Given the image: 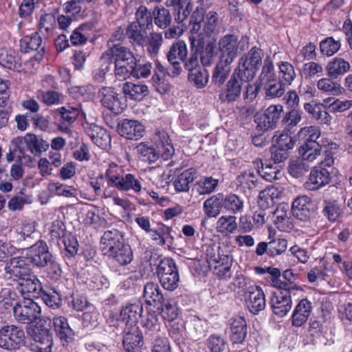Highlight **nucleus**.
<instances>
[{
    "label": "nucleus",
    "instance_id": "nucleus-20",
    "mask_svg": "<svg viewBox=\"0 0 352 352\" xmlns=\"http://www.w3.org/2000/svg\"><path fill=\"white\" fill-rule=\"evenodd\" d=\"M123 346L128 352H138L143 345L142 336L136 326L129 327L122 339Z\"/></svg>",
    "mask_w": 352,
    "mask_h": 352
},
{
    "label": "nucleus",
    "instance_id": "nucleus-7",
    "mask_svg": "<svg viewBox=\"0 0 352 352\" xmlns=\"http://www.w3.org/2000/svg\"><path fill=\"white\" fill-rule=\"evenodd\" d=\"M28 258L34 265L43 267L48 265L53 258L48 246L44 241H38L32 245L28 252Z\"/></svg>",
    "mask_w": 352,
    "mask_h": 352
},
{
    "label": "nucleus",
    "instance_id": "nucleus-59",
    "mask_svg": "<svg viewBox=\"0 0 352 352\" xmlns=\"http://www.w3.org/2000/svg\"><path fill=\"white\" fill-rule=\"evenodd\" d=\"M204 20V10L197 8L190 16V28L191 35H197L201 34L203 22Z\"/></svg>",
    "mask_w": 352,
    "mask_h": 352
},
{
    "label": "nucleus",
    "instance_id": "nucleus-18",
    "mask_svg": "<svg viewBox=\"0 0 352 352\" xmlns=\"http://www.w3.org/2000/svg\"><path fill=\"white\" fill-rule=\"evenodd\" d=\"M312 204L307 196L298 197L292 203L293 215L302 221L309 220L312 214Z\"/></svg>",
    "mask_w": 352,
    "mask_h": 352
},
{
    "label": "nucleus",
    "instance_id": "nucleus-30",
    "mask_svg": "<svg viewBox=\"0 0 352 352\" xmlns=\"http://www.w3.org/2000/svg\"><path fill=\"white\" fill-rule=\"evenodd\" d=\"M350 64L342 58H333L326 65L327 76L331 78H337L350 69Z\"/></svg>",
    "mask_w": 352,
    "mask_h": 352
},
{
    "label": "nucleus",
    "instance_id": "nucleus-3",
    "mask_svg": "<svg viewBox=\"0 0 352 352\" xmlns=\"http://www.w3.org/2000/svg\"><path fill=\"white\" fill-rule=\"evenodd\" d=\"M192 52L200 55L203 66H210L214 62L216 52V44L210 41H205L202 33L189 36Z\"/></svg>",
    "mask_w": 352,
    "mask_h": 352
},
{
    "label": "nucleus",
    "instance_id": "nucleus-26",
    "mask_svg": "<svg viewBox=\"0 0 352 352\" xmlns=\"http://www.w3.org/2000/svg\"><path fill=\"white\" fill-rule=\"evenodd\" d=\"M143 298L146 304L154 307L162 305L164 301V296L158 284L153 282H148L144 285Z\"/></svg>",
    "mask_w": 352,
    "mask_h": 352
},
{
    "label": "nucleus",
    "instance_id": "nucleus-27",
    "mask_svg": "<svg viewBox=\"0 0 352 352\" xmlns=\"http://www.w3.org/2000/svg\"><path fill=\"white\" fill-rule=\"evenodd\" d=\"M143 308L140 304H131L124 307L120 314L119 321L123 322L126 326L131 327L135 326L139 317L141 316Z\"/></svg>",
    "mask_w": 352,
    "mask_h": 352
},
{
    "label": "nucleus",
    "instance_id": "nucleus-44",
    "mask_svg": "<svg viewBox=\"0 0 352 352\" xmlns=\"http://www.w3.org/2000/svg\"><path fill=\"white\" fill-rule=\"evenodd\" d=\"M276 79V76L274 73L273 62L270 57H267L264 60L261 72L256 81H258V82L261 85H263L265 83L270 82Z\"/></svg>",
    "mask_w": 352,
    "mask_h": 352
},
{
    "label": "nucleus",
    "instance_id": "nucleus-45",
    "mask_svg": "<svg viewBox=\"0 0 352 352\" xmlns=\"http://www.w3.org/2000/svg\"><path fill=\"white\" fill-rule=\"evenodd\" d=\"M16 294L11 291L10 288H3L0 292V311H4L12 309L16 303L19 302L16 300Z\"/></svg>",
    "mask_w": 352,
    "mask_h": 352
},
{
    "label": "nucleus",
    "instance_id": "nucleus-57",
    "mask_svg": "<svg viewBox=\"0 0 352 352\" xmlns=\"http://www.w3.org/2000/svg\"><path fill=\"white\" fill-rule=\"evenodd\" d=\"M139 157L145 162H154L159 157V153L152 146H148L144 142L139 144L136 147Z\"/></svg>",
    "mask_w": 352,
    "mask_h": 352
},
{
    "label": "nucleus",
    "instance_id": "nucleus-19",
    "mask_svg": "<svg viewBox=\"0 0 352 352\" xmlns=\"http://www.w3.org/2000/svg\"><path fill=\"white\" fill-rule=\"evenodd\" d=\"M331 179L329 172L322 166H316L310 173L306 188L310 190H316L329 184Z\"/></svg>",
    "mask_w": 352,
    "mask_h": 352
},
{
    "label": "nucleus",
    "instance_id": "nucleus-54",
    "mask_svg": "<svg viewBox=\"0 0 352 352\" xmlns=\"http://www.w3.org/2000/svg\"><path fill=\"white\" fill-rule=\"evenodd\" d=\"M218 24V14L216 12L210 11L204 16L202 25V36H209L216 30ZM204 38V36H203Z\"/></svg>",
    "mask_w": 352,
    "mask_h": 352
},
{
    "label": "nucleus",
    "instance_id": "nucleus-36",
    "mask_svg": "<svg viewBox=\"0 0 352 352\" xmlns=\"http://www.w3.org/2000/svg\"><path fill=\"white\" fill-rule=\"evenodd\" d=\"M195 178V172L192 169H187L182 172L175 179L173 185L177 192H187L190 188V184Z\"/></svg>",
    "mask_w": 352,
    "mask_h": 352
},
{
    "label": "nucleus",
    "instance_id": "nucleus-37",
    "mask_svg": "<svg viewBox=\"0 0 352 352\" xmlns=\"http://www.w3.org/2000/svg\"><path fill=\"white\" fill-rule=\"evenodd\" d=\"M162 43V33L152 32L148 36L145 35V41L142 46L146 47V52L151 56H155L159 53Z\"/></svg>",
    "mask_w": 352,
    "mask_h": 352
},
{
    "label": "nucleus",
    "instance_id": "nucleus-43",
    "mask_svg": "<svg viewBox=\"0 0 352 352\" xmlns=\"http://www.w3.org/2000/svg\"><path fill=\"white\" fill-rule=\"evenodd\" d=\"M36 96L38 100L47 106L62 104L65 100V96L62 94L52 90L38 91L36 93Z\"/></svg>",
    "mask_w": 352,
    "mask_h": 352
},
{
    "label": "nucleus",
    "instance_id": "nucleus-39",
    "mask_svg": "<svg viewBox=\"0 0 352 352\" xmlns=\"http://www.w3.org/2000/svg\"><path fill=\"white\" fill-rule=\"evenodd\" d=\"M122 91L126 96L133 100H141L148 94V88L146 85H135L130 82H124Z\"/></svg>",
    "mask_w": 352,
    "mask_h": 352
},
{
    "label": "nucleus",
    "instance_id": "nucleus-55",
    "mask_svg": "<svg viewBox=\"0 0 352 352\" xmlns=\"http://www.w3.org/2000/svg\"><path fill=\"white\" fill-rule=\"evenodd\" d=\"M285 86L286 85L277 79L265 83L263 87L266 97L272 98L281 97L285 91Z\"/></svg>",
    "mask_w": 352,
    "mask_h": 352
},
{
    "label": "nucleus",
    "instance_id": "nucleus-33",
    "mask_svg": "<svg viewBox=\"0 0 352 352\" xmlns=\"http://www.w3.org/2000/svg\"><path fill=\"white\" fill-rule=\"evenodd\" d=\"M230 64L222 60L217 63L212 76V82L215 86L220 87L226 82L231 71Z\"/></svg>",
    "mask_w": 352,
    "mask_h": 352
},
{
    "label": "nucleus",
    "instance_id": "nucleus-23",
    "mask_svg": "<svg viewBox=\"0 0 352 352\" xmlns=\"http://www.w3.org/2000/svg\"><path fill=\"white\" fill-rule=\"evenodd\" d=\"M34 343L32 344V350L34 352H51L52 338L47 329H37L34 334Z\"/></svg>",
    "mask_w": 352,
    "mask_h": 352
},
{
    "label": "nucleus",
    "instance_id": "nucleus-48",
    "mask_svg": "<svg viewBox=\"0 0 352 352\" xmlns=\"http://www.w3.org/2000/svg\"><path fill=\"white\" fill-rule=\"evenodd\" d=\"M289 207L285 205H280L274 211V223L276 227L280 230H285L289 224Z\"/></svg>",
    "mask_w": 352,
    "mask_h": 352
},
{
    "label": "nucleus",
    "instance_id": "nucleus-42",
    "mask_svg": "<svg viewBox=\"0 0 352 352\" xmlns=\"http://www.w3.org/2000/svg\"><path fill=\"white\" fill-rule=\"evenodd\" d=\"M333 78H322L317 82V87L319 90L333 96H338L343 91V88L340 83L333 81Z\"/></svg>",
    "mask_w": 352,
    "mask_h": 352
},
{
    "label": "nucleus",
    "instance_id": "nucleus-40",
    "mask_svg": "<svg viewBox=\"0 0 352 352\" xmlns=\"http://www.w3.org/2000/svg\"><path fill=\"white\" fill-rule=\"evenodd\" d=\"M322 146L318 142L303 143L299 148V153L303 160L312 162L320 155Z\"/></svg>",
    "mask_w": 352,
    "mask_h": 352
},
{
    "label": "nucleus",
    "instance_id": "nucleus-61",
    "mask_svg": "<svg viewBox=\"0 0 352 352\" xmlns=\"http://www.w3.org/2000/svg\"><path fill=\"white\" fill-rule=\"evenodd\" d=\"M101 65L98 69L94 73V78L98 82H102L105 78L106 74L110 68V54L109 50L106 51L100 58Z\"/></svg>",
    "mask_w": 352,
    "mask_h": 352
},
{
    "label": "nucleus",
    "instance_id": "nucleus-46",
    "mask_svg": "<svg viewBox=\"0 0 352 352\" xmlns=\"http://www.w3.org/2000/svg\"><path fill=\"white\" fill-rule=\"evenodd\" d=\"M236 221V217L232 215L221 217L217 223L218 232L226 235L234 232L237 228Z\"/></svg>",
    "mask_w": 352,
    "mask_h": 352
},
{
    "label": "nucleus",
    "instance_id": "nucleus-8",
    "mask_svg": "<svg viewBox=\"0 0 352 352\" xmlns=\"http://www.w3.org/2000/svg\"><path fill=\"white\" fill-rule=\"evenodd\" d=\"M240 77L233 72L228 80L225 87L221 90L219 98L223 102L232 103L236 101L241 95L242 82Z\"/></svg>",
    "mask_w": 352,
    "mask_h": 352
},
{
    "label": "nucleus",
    "instance_id": "nucleus-1",
    "mask_svg": "<svg viewBox=\"0 0 352 352\" xmlns=\"http://www.w3.org/2000/svg\"><path fill=\"white\" fill-rule=\"evenodd\" d=\"M263 51L253 47L247 53L243 54L239 59L238 66L233 72L244 81H251L256 76L262 63Z\"/></svg>",
    "mask_w": 352,
    "mask_h": 352
},
{
    "label": "nucleus",
    "instance_id": "nucleus-35",
    "mask_svg": "<svg viewBox=\"0 0 352 352\" xmlns=\"http://www.w3.org/2000/svg\"><path fill=\"white\" fill-rule=\"evenodd\" d=\"M136 23L143 30H150L153 27V11L151 12L144 6H140L135 12Z\"/></svg>",
    "mask_w": 352,
    "mask_h": 352
},
{
    "label": "nucleus",
    "instance_id": "nucleus-15",
    "mask_svg": "<svg viewBox=\"0 0 352 352\" xmlns=\"http://www.w3.org/2000/svg\"><path fill=\"white\" fill-rule=\"evenodd\" d=\"M20 49L24 53L37 51L34 58L38 61L42 60L45 54V47L42 45V38L38 32L23 36L20 40Z\"/></svg>",
    "mask_w": 352,
    "mask_h": 352
},
{
    "label": "nucleus",
    "instance_id": "nucleus-52",
    "mask_svg": "<svg viewBox=\"0 0 352 352\" xmlns=\"http://www.w3.org/2000/svg\"><path fill=\"white\" fill-rule=\"evenodd\" d=\"M278 67L279 80L286 85H290L296 78L294 66L288 62H281Z\"/></svg>",
    "mask_w": 352,
    "mask_h": 352
},
{
    "label": "nucleus",
    "instance_id": "nucleus-47",
    "mask_svg": "<svg viewBox=\"0 0 352 352\" xmlns=\"http://www.w3.org/2000/svg\"><path fill=\"white\" fill-rule=\"evenodd\" d=\"M157 136L159 140H156L157 152L159 153V155L161 154L164 159H168L173 154L174 148L169 142L166 133L159 132Z\"/></svg>",
    "mask_w": 352,
    "mask_h": 352
},
{
    "label": "nucleus",
    "instance_id": "nucleus-12",
    "mask_svg": "<svg viewBox=\"0 0 352 352\" xmlns=\"http://www.w3.org/2000/svg\"><path fill=\"white\" fill-rule=\"evenodd\" d=\"M220 52L219 60L232 63L237 55L238 39L236 36L228 34L222 37L219 42Z\"/></svg>",
    "mask_w": 352,
    "mask_h": 352
},
{
    "label": "nucleus",
    "instance_id": "nucleus-28",
    "mask_svg": "<svg viewBox=\"0 0 352 352\" xmlns=\"http://www.w3.org/2000/svg\"><path fill=\"white\" fill-rule=\"evenodd\" d=\"M230 340L234 344H241L247 336V324L243 317L237 316L230 324Z\"/></svg>",
    "mask_w": 352,
    "mask_h": 352
},
{
    "label": "nucleus",
    "instance_id": "nucleus-5",
    "mask_svg": "<svg viewBox=\"0 0 352 352\" xmlns=\"http://www.w3.org/2000/svg\"><path fill=\"white\" fill-rule=\"evenodd\" d=\"M187 54L186 45L183 41H179L171 45L167 53V59L170 65L167 68V74L169 76L175 78L181 74L182 68L179 60L184 61Z\"/></svg>",
    "mask_w": 352,
    "mask_h": 352
},
{
    "label": "nucleus",
    "instance_id": "nucleus-4",
    "mask_svg": "<svg viewBox=\"0 0 352 352\" xmlns=\"http://www.w3.org/2000/svg\"><path fill=\"white\" fill-rule=\"evenodd\" d=\"M25 340L23 329L16 325L10 324L0 329V348L6 350L19 349Z\"/></svg>",
    "mask_w": 352,
    "mask_h": 352
},
{
    "label": "nucleus",
    "instance_id": "nucleus-14",
    "mask_svg": "<svg viewBox=\"0 0 352 352\" xmlns=\"http://www.w3.org/2000/svg\"><path fill=\"white\" fill-rule=\"evenodd\" d=\"M290 292L278 290L273 293L270 305L273 312L278 316H285L292 308Z\"/></svg>",
    "mask_w": 352,
    "mask_h": 352
},
{
    "label": "nucleus",
    "instance_id": "nucleus-38",
    "mask_svg": "<svg viewBox=\"0 0 352 352\" xmlns=\"http://www.w3.org/2000/svg\"><path fill=\"white\" fill-rule=\"evenodd\" d=\"M155 24L160 29H166L172 22L170 11L163 6H155L153 10Z\"/></svg>",
    "mask_w": 352,
    "mask_h": 352
},
{
    "label": "nucleus",
    "instance_id": "nucleus-32",
    "mask_svg": "<svg viewBox=\"0 0 352 352\" xmlns=\"http://www.w3.org/2000/svg\"><path fill=\"white\" fill-rule=\"evenodd\" d=\"M223 210L230 214L242 212L244 207V201L239 195L234 193L224 195L223 193Z\"/></svg>",
    "mask_w": 352,
    "mask_h": 352
},
{
    "label": "nucleus",
    "instance_id": "nucleus-63",
    "mask_svg": "<svg viewBox=\"0 0 352 352\" xmlns=\"http://www.w3.org/2000/svg\"><path fill=\"white\" fill-rule=\"evenodd\" d=\"M298 138L305 139L304 143L318 142L316 140L320 136L318 127L309 126L302 128L298 133Z\"/></svg>",
    "mask_w": 352,
    "mask_h": 352
},
{
    "label": "nucleus",
    "instance_id": "nucleus-60",
    "mask_svg": "<svg viewBox=\"0 0 352 352\" xmlns=\"http://www.w3.org/2000/svg\"><path fill=\"white\" fill-rule=\"evenodd\" d=\"M178 272H179L174 260L170 258H164L161 260L157 269L158 278L162 277V276H167Z\"/></svg>",
    "mask_w": 352,
    "mask_h": 352
},
{
    "label": "nucleus",
    "instance_id": "nucleus-49",
    "mask_svg": "<svg viewBox=\"0 0 352 352\" xmlns=\"http://www.w3.org/2000/svg\"><path fill=\"white\" fill-rule=\"evenodd\" d=\"M113 60L115 65H120L123 60L133 61L134 56L129 49L123 46L114 45L111 47V61Z\"/></svg>",
    "mask_w": 352,
    "mask_h": 352
},
{
    "label": "nucleus",
    "instance_id": "nucleus-56",
    "mask_svg": "<svg viewBox=\"0 0 352 352\" xmlns=\"http://www.w3.org/2000/svg\"><path fill=\"white\" fill-rule=\"evenodd\" d=\"M160 309L162 318L168 321H173L178 316V309L176 304L173 300H166L162 302V305L157 306Z\"/></svg>",
    "mask_w": 352,
    "mask_h": 352
},
{
    "label": "nucleus",
    "instance_id": "nucleus-17",
    "mask_svg": "<svg viewBox=\"0 0 352 352\" xmlns=\"http://www.w3.org/2000/svg\"><path fill=\"white\" fill-rule=\"evenodd\" d=\"M111 185L120 190H133L136 193L142 190L140 182L131 173H127L124 176L111 175Z\"/></svg>",
    "mask_w": 352,
    "mask_h": 352
},
{
    "label": "nucleus",
    "instance_id": "nucleus-29",
    "mask_svg": "<svg viewBox=\"0 0 352 352\" xmlns=\"http://www.w3.org/2000/svg\"><path fill=\"white\" fill-rule=\"evenodd\" d=\"M26 148L35 156H40L48 149L50 144L34 134L27 133L23 138Z\"/></svg>",
    "mask_w": 352,
    "mask_h": 352
},
{
    "label": "nucleus",
    "instance_id": "nucleus-2",
    "mask_svg": "<svg viewBox=\"0 0 352 352\" xmlns=\"http://www.w3.org/2000/svg\"><path fill=\"white\" fill-rule=\"evenodd\" d=\"M41 309L37 302L30 298L19 300L13 307L14 319L21 324H31L41 317Z\"/></svg>",
    "mask_w": 352,
    "mask_h": 352
},
{
    "label": "nucleus",
    "instance_id": "nucleus-34",
    "mask_svg": "<svg viewBox=\"0 0 352 352\" xmlns=\"http://www.w3.org/2000/svg\"><path fill=\"white\" fill-rule=\"evenodd\" d=\"M304 109L312 118L320 123L327 124L331 121V116L326 110L322 109L321 104L307 102L304 104Z\"/></svg>",
    "mask_w": 352,
    "mask_h": 352
},
{
    "label": "nucleus",
    "instance_id": "nucleus-41",
    "mask_svg": "<svg viewBox=\"0 0 352 352\" xmlns=\"http://www.w3.org/2000/svg\"><path fill=\"white\" fill-rule=\"evenodd\" d=\"M219 184V180L212 177L201 178L195 184L197 193L200 195H208L213 192Z\"/></svg>",
    "mask_w": 352,
    "mask_h": 352
},
{
    "label": "nucleus",
    "instance_id": "nucleus-31",
    "mask_svg": "<svg viewBox=\"0 0 352 352\" xmlns=\"http://www.w3.org/2000/svg\"><path fill=\"white\" fill-rule=\"evenodd\" d=\"M54 329L61 340L68 343L72 340L74 332L69 327L67 319L64 316H55L53 318Z\"/></svg>",
    "mask_w": 352,
    "mask_h": 352
},
{
    "label": "nucleus",
    "instance_id": "nucleus-58",
    "mask_svg": "<svg viewBox=\"0 0 352 352\" xmlns=\"http://www.w3.org/2000/svg\"><path fill=\"white\" fill-rule=\"evenodd\" d=\"M45 304L50 308L58 309L62 305L60 294L54 289L43 290L40 296Z\"/></svg>",
    "mask_w": 352,
    "mask_h": 352
},
{
    "label": "nucleus",
    "instance_id": "nucleus-25",
    "mask_svg": "<svg viewBox=\"0 0 352 352\" xmlns=\"http://www.w3.org/2000/svg\"><path fill=\"white\" fill-rule=\"evenodd\" d=\"M87 134L94 142L104 150L110 148V133L96 124L91 125Z\"/></svg>",
    "mask_w": 352,
    "mask_h": 352
},
{
    "label": "nucleus",
    "instance_id": "nucleus-62",
    "mask_svg": "<svg viewBox=\"0 0 352 352\" xmlns=\"http://www.w3.org/2000/svg\"><path fill=\"white\" fill-rule=\"evenodd\" d=\"M250 285H253L251 284L250 279L245 278L241 273L237 272L234 275L232 281L229 284L228 288L231 292H239L240 290L248 291V287Z\"/></svg>",
    "mask_w": 352,
    "mask_h": 352
},
{
    "label": "nucleus",
    "instance_id": "nucleus-6",
    "mask_svg": "<svg viewBox=\"0 0 352 352\" xmlns=\"http://www.w3.org/2000/svg\"><path fill=\"white\" fill-rule=\"evenodd\" d=\"M244 298L248 309L254 314H257L265 307V294L259 286H248V291L244 292Z\"/></svg>",
    "mask_w": 352,
    "mask_h": 352
},
{
    "label": "nucleus",
    "instance_id": "nucleus-11",
    "mask_svg": "<svg viewBox=\"0 0 352 352\" xmlns=\"http://www.w3.org/2000/svg\"><path fill=\"white\" fill-rule=\"evenodd\" d=\"M144 126L135 120L124 119L117 126L118 133L128 140H139L144 135Z\"/></svg>",
    "mask_w": 352,
    "mask_h": 352
},
{
    "label": "nucleus",
    "instance_id": "nucleus-50",
    "mask_svg": "<svg viewBox=\"0 0 352 352\" xmlns=\"http://www.w3.org/2000/svg\"><path fill=\"white\" fill-rule=\"evenodd\" d=\"M126 36L139 45H143L145 41L146 30L140 28L136 22H131L126 26Z\"/></svg>",
    "mask_w": 352,
    "mask_h": 352
},
{
    "label": "nucleus",
    "instance_id": "nucleus-16",
    "mask_svg": "<svg viewBox=\"0 0 352 352\" xmlns=\"http://www.w3.org/2000/svg\"><path fill=\"white\" fill-rule=\"evenodd\" d=\"M54 113L60 116V124L58 129L64 133L70 131L69 126L75 122L79 115L78 107L67 105L54 110Z\"/></svg>",
    "mask_w": 352,
    "mask_h": 352
},
{
    "label": "nucleus",
    "instance_id": "nucleus-9",
    "mask_svg": "<svg viewBox=\"0 0 352 352\" xmlns=\"http://www.w3.org/2000/svg\"><path fill=\"white\" fill-rule=\"evenodd\" d=\"M30 269L25 261L21 257H14L10 260L5 266V277L20 283L23 278L29 276Z\"/></svg>",
    "mask_w": 352,
    "mask_h": 352
},
{
    "label": "nucleus",
    "instance_id": "nucleus-24",
    "mask_svg": "<svg viewBox=\"0 0 352 352\" xmlns=\"http://www.w3.org/2000/svg\"><path fill=\"white\" fill-rule=\"evenodd\" d=\"M222 210H223L222 192L212 195L204 202L203 210L208 218L217 217Z\"/></svg>",
    "mask_w": 352,
    "mask_h": 352
},
{
    "label": "nucleus",
    "instance_id": "nucleus-10",
    "mask_svg": "<svg viewBox=\"0 0 352 352\" xmlns=\"http://www.w3.org/2000/svg\"><path fill=\"white\" fill-rule=\"evenodd\" d=\"M111 256L120 265H125L130 263L133 259V252L131 247L124 243L122 235L118 234L117 238L111 239Z\"/></svg>",
    "mask_w": 352,
    "mask_h": 352
},
{
    "label": "nucleus",
    "instance_id": "nucleus-51",
    "mask_svg": "<svg viewBox=\"0 0 352 352\" xmlns=\"http://www.w3.org/2000/svg\"><path fill=\"white\" fill-rule=\"evenodd\" d=\"M322 213L330 221H336L341 214L340 206L335 200H324Z\"/></svg>",
    "mask_w": 352,
    "mask_h": 352
},
{
    "label": "nucleus",
    "instance_id": "nucleus-21",
    "mask_svg": "<svg viewBox=\"0 0 352 352\" xmlns=\"http://www.w3.org/2000/svg\"><path fill=\"white\" fill-rule=\"evenodd\" d=\"M166 6L173 7L175 13V21L180 23L190 14L192 5L190 0H166Z\"/></svg>",
    "mask_w": 352,
    "mask_h": 352
},
{
    "label": "nucleus",
    "instance_id": "nucleus-64",
    "mask_svg": "<svg viewBox=\"0 0 352 352\" xmlns=\"http://www.w3.org/2000/svg\"><path fill=\"white\" fill-rule=\"evenodd\" d=\"M341 44L339 41H335L333 37H328L321 41L320 47L323 54L330 56L337 52L340 48Z\"/></svg>",
    "mask_w": 352,
    "mask_h": 352
},
{
    "label": "nucleus",
    "instance_id": "nucleus-22",
    "mask_svg": "<svg viewBox=\"0 0 352 352\" xmlns=\"http://www.w3.org/2000/svg\"><path fill=\"white\" fill-rule=\"evenodd\" d=\"M311 310V302L307 298L302 299L294 310L292 317V325L295 327L302 326L309 318Z\"/></svg>",
    "mask_w": 352,
    "mask_h": 352
},
{
    "label": "nucleus",
    "instance_id": "nucleus-53",
    "mask_svg": "<svg viewBox=\"0 0 352 352\" xmlns=\"http://www.w3.org/2000/svg\"><path fill=\"white\" fill-rule=\"evenodd\" d=\"M188 80L197 88L201 89L208 82L209 74L207 69L201 67L188 74Z\"/></svg>",
    "mask_w": 352,
    "mask_h": 352
},
{
    "label": "nucleus",
    "instance_id": "nucleus-13",
    "mask_svg": "<svg viewBox=\"0 0 352 352\" xmlns=\"http://www.w3.org/2000/svg\"><path fill=\"white\" fill-rule=\"evenodd\" d=\"M16 289L23 299L38 298L43 291L40 280L36 276L31 274L18 283Z\"/></svg>",
    "mask_w": 352,
    "mask_h": 352
}]
</instances>
